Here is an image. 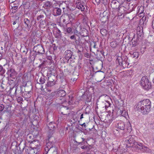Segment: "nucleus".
I'll list each match as a JSON object with an SVG mask.
<instances>
[{
  "label": "nucleus",
  "mask_w": 154,
  "mask_h": 154,
  "mask_svg": "<svg viewBox=\"0 0 154 154\" xmlns=\"http://www.w3.org/2000/svg\"><path fill=\"white\" fill-rule=\"evenodd\" d=\"M105 0H95V2L97 5H98L101 2L102 4H103L105 6L106 5V3Z\"/></svg>",
  "instance_id": "nucleus-21"
},
{
  "label": "nucleus",
  "mask_w": 154,
  "mask_h": 154,
  "mask_svg": "<svg viewBox=\"0 0 154 154\" xmlns=\"http://www.w3.org/2000/svg\"><path fill=\"white\" fill-rule=\"evenodd\" d=\"M120 113H121V115L122 116L125 117L126 116L127 113L125 111H120Z\"/></svg>",
  "instance_id": "nucleus-29"
},
{
  "label": "nucleus",
  "mask_w": 154,
  "mask_h": 154,
  "mask_svg": "<svg viewBox=\"0 0 154 154\" xmlns=\"http://www.w3.org/2000/svg\"><path fill=\"white\" fill-rule=\"evenodd\" d=\"M57 126L56 124L51 122L49 123L48 127L50 130H53L54 128H56Z\"/></svg>",
  "instance_id": "nucleus-13"
},
{
  "label": "nucleus",
  "mask_w": 154,
  "mask_h": 154,
  "mask_svg": "<svg viewBox=\"0 0 154 154\" xmlns=\"http://www.w3.org/2000/svg\"><path fill=\"white\" fill-rule=\"evenodd\" d=\"M135 139L136 137L135 136H129L125 138L123 141L125 143L127 147H134L137 148L139 147V144L136 142Z\"/></svg>",
  "instance_id": "nucleus-2"
},
{
  "label": "nucleus",
  "mask_w": 154,
  "mask_h": 154,
  "mask_svg": "<svg viewBox=\"0 0 154 154\" xmlns=\"http://www.w3.org/2000/svg\"><path fill=\"white\" fill-rule=\"evenodd\" d=\"M108 115L110 117H112L110 119H109L110 120H109V122H110V123L111 122H112V113L111 112V111H108Z\"/></svg>",
  "instance_id": "nucleus-30"
},
{
  "label": "nucleus",
  "mask_w": 154,
  "mask_h": 154,
  "mask_svg": "<svg viewBox=\"0 0 154 154\" xmlns=\"http://www.w3.org/2000/svg\"><path fill=\"white\" fill-rule=\"evenodd\" d=\"M85 57H87V58H89L90 57V55L88 54H85Z\"/></svg>",
  "instance_id": "nucleus-55"
},
{
  "label": "nucleus",
  "mask_w": 154,
  "mask_h": 154,
  "mask_svg": "<svg viewBox=\"0 0 154 154\" xmlns=\"http://www.w3.org/2000/svg\"><path fill=\"white\" fill-rule=\"evenodd\" d=\"M29 154H35L34 150L33 148L30 147L29 148Z\"/></svg>",
  "instance_id": "nucleus-34"
},
{
  "label": "nucleus",
  "mask_w": 154,
  "mask_h": 154,
  "mask_svg": "<svg viewBox=\"0 0 154 154\" xmlns=\"http://www.w3.org/2000/svg\"><path fill=\"white\" fill-rule=\"evenodd\" d=\"M105 84H106V83L105 82H103V84H102V83H101V85H102L101 86L103 87H104L105 86Z\"/></svg>",
  "instance_id": "nucleus-54"
},
{
  "label": "nucleus",
  "mask_w": 154,
  "mask_h": 154,
  "mask_svg": "<svg viewBox=\"0 0 154 154\" xmlns=\"http://www.w3.org/2000/svg\"><path fill=\"white\" fill-rule=\"evenodd\" d=\"M138 10L137 11V14L139 17H143L144 14L143 12L144 10V8L143 6H141L137 8Z\"/></svg>",
  "instance_id": "nucleus-8"
},
{
  "label": "nucleus",
  "mask_w": 154,
  "mask_h": 154,
  "mask_svg": "<svg viewBox=\"0 0 154 154\" xmlns=\"http://www.w3.org/2000/svg\"><path fill=\"white\" fill-rule=\"evenodd\" d=\"M140 84L145 89L148 90L151 87V83L146 76L143 77L140 82Z\"/></svg>",
  "instance_id": "nucleus-3"
},
{
  "label": "nucleus",
  "mask_w": 154,
  "mask_h": 154,
  "mask_svg": "<svg viewBox=\"0 0 154 154\" xmlns=\"http://www.w3.org/2000/svg\"><path fill=\"white\" fill-rule=\"evenodd\" d=\"M4 108V106L2 104H0V111H2Z\"/></svg>",
  "instance_id": "nucleus-42"
},
{
  "label": "nucleus",
  "mask_w": 154,
  "mask_h": 154,
  "mask_svg": "<svg viewBox=\"0 0 154 154\" xmlns=\"http://www.w3.org/2000/svg\"><path fill=\"white\" fill-rule=\"evenodd\" d=\"M113 43H114V42H111V43H110L111 45H112V44Z\"/></svg>",
  "instance_id": "nucleus-63"
},
{
  "label": "nucleus",
  "mask_w": 154,
  "mask_h": 154,
  "mask_svg": "<svg viewBox=\"0 0 154 154\" xmlns=\"http://www.w3.org/2000/svg\"><path fill=\"white\" fill-rule=\"evenodd\" d=\"M105 134V131H103L102 132V136Z\"/></svg>",
  "instance_id": "nucleus-59"
},
{
  "label": "nucleus",
  "mask_w": 154,
  "mask_h": 154,
  "mask_svg": "<svg viewBox=\"0 0 154 154\" xmlns=\"http://www.w3.org/2000/svg\"><path fill=\"white\" fill-rule=\"evenodd\" d=\"M27 60L26 57H24L23 58L22 60V63H20L19 64V66L21 67L20 69L23 68L24 65L25 64L26 61Z\"/></svg>",
  "instance_id": "nucleus-16"
},
{
  "label": "nucleus",
  "mask_w": 154,
  "mask_h": 154,
  "mask_svg": "<svg viewBox=\"0 0 154 154\" xmlns=\"http://www.w3.org/2000/svg\"><path fill=\"white\" fill-rule=\"evenodd\" d=\"M87 146L85 145H84L81 147V148L83 149H85L87 148Z\"/></svg>",
  "instance_id": "nucleus-49"
},
{
  "label": "nucleus",
  "mask_w": 154,
  "mask_h": 154,
  "mask_svg": "<svg viewBox=\"0 0 154 154\" xmlns=\"http://www.w3.org/2000/svg\"><path fill=\"white\" fill-rule=\"evenodd\" d=\"M64 109H65V110H67L68 109L66 108V109L65 108H61V110H63Z\"/></svg>",
  "instance_id": "nucleus-60"
},
{
  "label": "nucleus",
  "mask_w": 154,
  "mask_h": 154,
  "mask_svg": "<svg viewBox=\"0 0 154 154\" xmlns=\"http://www.w3.org/2000/svg\"><path fill=\"white\" fill-rule=\"evenodd\" d=\"M72 54H67L66 57L68 58H70L71 57V56Z\"/></svg>",
  "instance_id": "nucleus-46"
},
{
  "label": "nucleus",
  "mask_w": 154,
  "mask_h": 154,
  "mask_svg": "<svg viewBox=\"0 0 154 154\" xmlns=\"http://www.w3.org/2000/svg\"><path fill=\"white\" fill-rule=\"evenodd\" d=\"M33 137L32 135L31 134H28L26 136V140H27L28 142L31 143L33 140Z\"/></svg>",
  "instance_id": "nucleus-20"
},
{
  "label": "nucleus",
  "mask_w": 154,
  "mask_h": 154,
  "mask_svg": "<svg viewBox=\"0 0 154 154\" xmlns=\"http://www.w3.org/2000/svg\"><path fill=\"white\" fill-rule=\"evenodd\" d=\"M57 97H63L66 94L65 91L63 90H60L57 91Z\"/></svg>",
  "instance_id": "nucleus-10"
},
{
  "label": "nucleus",
  "mask_w": 154,
  "mask_h": 154,
  "mask_svg": "<svg viewBox=\"0 0 154 154\" xmlns=\"http://www.w3.org/2000/svg\"><path fill=\"white\" fill-rule=\"evenodd\" d=\"M93 43L94 44V45H93V47L94 48H97L96 47V42H94Z\"/></svg>",
  "instance_id": "nucleus-48"
},
{
  "label": "nucleus",
  "mask_w": 154,
  "mask_h": 154,
  "mask_svg": "<svg viewBox=\"0 0 154 154\" xmlns=\"http://www.w3.org/2000/svg\"><path fill=\"white\" fill-rule=\"evenodd\" d=\"M76 8L79 9L80 10L82 11H84L85 9V7L83 5L80 6H78V7Z\"/></svg>",
  "instance_id": "nucleus-33"
},
{
  "label": "nucleus",
  "mask_w": 154,
  "mask_h": 154,
  "mask_svg": "<svg viewBox=\"0 0 154 154\" xmlns=\"http://www.w3.org/2000/svg\"><path fill=\"white\" fill-rule=\"evenodd\" d=\"M77 78H72L71 79V80H72V82H74L75 81H76V80H77Z\"/></svg>",
  "instance_id": "nucleus-52"
},
{
  "label": "nucleus",
  "mask_w": 154,
  "mask_h": 154,
  "mask_svg": "<svg viewBox=\"0 0 154 154\" xmlns=\"http://www.w3.org/2000/svg\"><path fill=\"white\" fill-rule=\"evenodd\" d=\"M76 8L78 7V6H81L82 5H83L80 2H76Z\"/></svg>",
  "instance_id": "nucleus-44"
},
{
  "label": "nucleus",
  "mask_w": 154,
  "mask_h": 154,
  "mask_svg": "<svg viewBox=\"0 0 154 154\" xmlns=\"http://www.w3.org/2000/svg\"><path fill=\"white\" fill-rule=\"evenodd\" d=\"M61 113L63 115L66 116H69V113H68V114L66 113V112H61Z\"/></svg>",
  "instance_id": "nucleus-43"
},
{
  "label": "nucleus",
  "mask_w": 154,
  "mask_h": 154,
  "mask_svg": "<svg viewBox=\"0 0 154 154\" xmlns=\"http://www.w3.org/2000/svg\"><path fill=\"white\" fill-rule=\"evenodd\" d=\"M49 87H47L45 88V89L47 91L50 92L51 91V89H49Z\"/></svg>",
  "instance_id": "nucleus-47"
},
{
  "label": "nucleus",
  "mask_w": 154,
  "mask_h": 154,
  "mask_svg": "<svg viewBox=\"0 0 154 154\" xmlns=\"http://www.w3.org/2000/svg\"><path fill=\"white\" fill-rule=\"evenodd\" d=\"M125 125L124 122L120 121L117 124L118 128L121 130H124L125 129Z\"/></svg>",
  "instance_id": "nucleus-11"
},
{
  "label": "nucleus",
  "mask_w": 154,
  "mask_h": 154,
  "mask_svg": "<svg viewBox=\"0 0 154 154\" xmlns=\"http://www.w3.org/2000/svg\"><path fill=\"white\" fill-rule=\"evenodd\" d=\"M51 5V3L49 1L46 2L45 4V6L47 8L50 7Z\"/></svg>",
  "instance_id": "nucleus-31"
},
{
  "label": "nucleus",
  "mask_w": 154,
  "mask_h": 154,
  "mask_svg": "<svg viewBox=\"0 0 154 154\" xmlns=\"http://www.w3.org/2000/svg\"><path fill=\"white\" fill-rule=\"evenodd\" d=\"M152 28L154 29V19L152 20Z\"/></svg>",
  "instance_id": "nucleus-53"
},
{
  "label": "nucleus",
  "mask_w": 154,
  "mask_h": 154,
  "mask_svg": "<svg viewBox=\"0 0 154 154\" xmlns=\"http://www.w3.org/2000/svg\"><path fill=\"white\" fill-rule=\"evenodd\" d=\"M81 125V126H84L85 127H85H86V124H85V123H84L83 124H80V125Z\"/></svg>",
  "instance_id": "nucleus-56"
},
{
  "label": "nucleus",
  "mask_w": 154,
  "mask_h": 154,
  "mask_svg": "<svg viewBox=\"0 0 154 154\" xmlns=\"http://www.w3.org/2000/svg\"><path fill=\"white\" fill-rule=\"evenodd\" d=\"M17 89L15 88V92H14V95H15L16 96V91H17Z\"/></svg>",
  "instance_id": "nucleus-58"
},
{
  "label": "nucleus",
  "mask_w": 154,
  "mask_h": 154,
  "mask_svg": "<svg viewBox=\"0 0 154 154\" xmlns=\"http://www.w3.org/2000/svg\"><path fill=\"white\" fill-rule=\"evenodd\" d=\"M30 147L33 148L34 150L35 154H39V152L40 151V147H38L35 146L33 143L31 144Z\"/></svg>",
  "instance_id": "nucleus-12"
},
{
  "label": "nucleus",
  "mask_w": 154,
  "mask_h": 154,
  "mask_svg": "<svg viewBox=\"0 0 154 154\" xmlns=\"http://www.w3.org/2000/svg\"><path fill=\"white\" fill-rule=\"evenodd\" d=\"M70 38L71 39H74L75 41V42H76L77 40L76 39L75 36L74 35L71 36L70 37Z\"/></svg>",
  "instance_id": "nucleus-38"
},
{
  "label": "nucleus",
  "mask_w": 154,
  "mask_h": 154,
  "mask_svg": "<svg viewBox=\"0 0 154 154\" xmlns=\"http://www.w3.org/2000/svg\"><path fill=\"white\" fill-rule=\"evenodd\" d=\"M11 22L12 23L13 25H14L16 24V23H17V22L16 21H11Z\"/></svg>",
  "instance_id": "nucleus-51"
},
{
  "label": "nucleus",
  "mask_w": 154,
  "mask_h": 154,
  "mask_svg": "<svg viewBox=\"0 0 154 154\" xmlns=\"http://www.w3.org/2000/svg\"><path fill=\"white\" fill-rule=\"evenodd\" d=\"M82 141H84L85 140V139L84 138H82Z\"/></svg>",
  "instance_id": "nucleus-62"
},
{
  "label": "nucleus",
  "mask_w": 154,
  "mask_h": 154,
  "mask_svg": "<svg viewBox=\"0 0 154 154\" xmlns=\"http://www.w3.org/2000/svg\"><path fill=\"white\" fill-rule=\"evenodd\" d=\"M55 84V82L54 81V80L51 81H50L48 82L47 84L46 85V86L47 87H51Z\"/></svg>",
  "instance_id": "nucleus-15"
},
{
  "label": "nucleus",
  "mask_w": 154,
  "mask_h": 154,
  "mask_svg": "<svg viewBox=\"0 0 154 154\" xmlns=\"http://www.w3.org/2000/svg\"><path fill=\"white\" fill-rule=\"evenodd\" d=\"M5 70L4 69L2 66L0 65V74H3L5 72Z\"/></svg>",
  "instance_id": "nucleus-25"
},
{
  "label": "nucleus",
  "mask_w": 154,
  "mask_h": 154,
  "mask_svg": "<svg viewBox=\"0 0 154 154\" xmlns=\"http://www.w3.org/2000/svg\"><path fill=\"white\" fill-rule=\"evenodd\" d=\"M138 146L139 147L137 148L144 152H148L149 150L148 148L145 146H143L141 143H139Z\"/></svg>",
  "instance_id": "nucleus-9"
},
{
  "label": "nucleus",
  "mask_w": 154,
  "mask_h": 154,
  "mask_svg": "<svg viewBox=\"0 0 154 154\" xmlns=\"http://www.w3.org/2000/svg\"><path fill=\"white\" fill-rule=\"evenodd\" d=\"M33 50L36 53L38 54H44L45 52L43 46L40 45H37L34 47Z\"/></svg>",
  "instance_id": "nucleus-5"
},
{
  "label": "nucleus",
  "mask_w": 154,
  "mask_h": 154,
  "mask_svg": "<svg viewBox=\"0 0 154 154\" xmlns=\"http://www.w3.org/2000/svg\"><path fill=\"white\" fill-rule=\"evenodd\" d=\"M57 91L52 92L51 94V96L52 97H54V96L57 97Z\"/></svg>",
  "instance_id": "nucleus-37"
},
{
  "label": "nucleus",
  "mask_w": 154,
  "mask_h": 154,
  "mask_svg": "<svg viewBox=\"0 0 154 154\" xmlns=\"http://www.w3.org/2000/svg\"><path fill=\"white\" fill-rule=\"evenodd\" d=\"M76 8L79 9L80 10L82 11H84L85 9V7L83 5L80 6H78V7Z\"/></svg>",
  "instance_id": "nucleus-32"
},
{
  "label": "nucleus",
  "mask_w": 154,
  "mask_h": 154,
  "mask_svg": "<svg viewBox=\"0 0 154 154\" xmlns=\"http://www.w3.org/2000/svg\"><path fill=\"white\" fill-rule=\"evenodd\" d=\"M151 102L149 99L143 100L138 103L136 108L137 110L143 114L148 113L151 110Z\"/></svg>",
  "instance_id": "nucleus-1"
},
{
  "label": "nucleus",
  "mask_w": 154,
  "mask_h": 154,
  "mask_svg": "<svg viewBox=\"0 0 154 154\" xmlns=\"http://www.w3.org/2000/svg\"><path fill=\"white\" fill-rule=\"evenodd\" d=\"M139 56V53L138 52H134L133 53L132 55V57L133 58H134L136 59Z\"/></svg>",
  "instance_id": "nucleus-24"
},
{
  "label": "nucleus",
  "mask_w": 154,
  "mask_h": 154,
  "mask_svg": "<svg viewBox=\"0 0 154 154\" xmlns=\"http://www.w3.org/2000/svg\"><path fill=\"white\" fill-rule=\"evenodd\" d=\"M51 137H48V140L49 142H48L46 144V147H45V154H47L50 149L51 150L52 149H53L54 150V147H53V143L52 142L50 141V139Z\"/></svg>",
  "instance_id": "nucleus-4"
},
{
  "label": "nucleus",
  "mask_w": 154,
  "mask_h": 154,
  "mask_svg": "<svg viewBox=\"0 0 154 154\" xmlns=\"http://www.w3.org/2000/svg\"><path fill=\"white\" fill-rule=\"evenodd\" d=\"M116 1H112V2H111V5H112L113 4H116Z\"/></svg>",
  "instance_id": "nucleus-50"
},
{
  "label": "nucleus",
  "mask_w": 154,
  "mask_h": 154,
  "mask_svg": "<svg viewBox=\"0 0 154 154\" xmlns=\"http://www.w3.org/2000/svg\"><path fill=\"white\" fill-rule=\"evenodd\" d=\"M39 83H38L39 84H44L45 82V77L44 76L41 77L39 79Z\"/></svg>",
  "instance_id": "nucleus-23"
},
{
  "label": "nucleus",
  "mask_w": 154,
  "mask_h": 154,
  "mask_svg": "<svg viewBox=\"0 0 154 154\" xmlns=\"http://www.w3.org/2000/svg\"><path fill=\"white\" fill-rule=\"evenodd\" d=\"M106 107L108 106L109 107L111 105V103L108 101H106Z\"/></svg>",
  "instance_id": "nucleus-45"
},
{
  "label": "nucleus",
  "mask_w": 154,
  "mask_h": 154,
  "mask_svg": "<svg viewBox=\"0 0 154 154\" xmlns=\"http://www.w3.org/2000/svg\"><path fill=\"white\" fill-rule=\"evenodd\" d=\"M54 34L55 37L56 38H60L62 37V33L61 32L60 30L57 27L55 28Z\"/></svg>",
  "instance_id": "nucleus-7"
},
{
  "label": "nucleus",
  "mask_w": 154,
  "mask_h": 154,
  "mask_svg": "<svg viewBox=\"0 0 154 154\" xmlns=\"http://www.w3.org/2000/svg\"><path fill=\"white\" fill-rule=\"evenodd\" d=\"M72 29L71 28L68 27L66 29V32L68 33H70L72 32Z\"/></svg>",
  "instance_id": "nucleus-35"
},
{
  "label": "nucleus",
  "mask_w": 154,
  "mask_h": 154,
  "mask_svg": "<svg viewBox=\"0 0 154 154\" xmlns=\"http://www.w3.org/2000/svg\"><path fill=\"white\" fill-rule=\"evenodd\" d=\"M32 143H33L34 145L35 146L38 147H40V146L39 145V143L38 141H35V140H34L33 141H32L30 143V146H31V144Z\"/></svg>",
  "instance_id": "nucleus-19"
},
{
  "label": "nucleus",
  "mask_w": 154,
  "mask_h": 154,
  "mask_svg": "<svg viewBox=\"0 0 154 154\" xmlns=\"http://www.w3.org/2000/svg\"><path fill=\"white\" fill-rule=\"evenodd\" d=\"M66 15L65 14L64 16V19L63 20V23H64L65 24H66L68 23L69 21L68 18H66Z\"/></svg>",
  "instance_id": "nucleus-26"
},
{
  "label": "nucleus",
  "mask_w": 154,
  "mask_h": 154,
  "mask_svg": "<svg viewBox=\"0 0 154 154\" xmlns=\"http://www.w3.org/2000/svg\"><path fill=\"white\" fill-rule=\"evenodd\" d=\"M31 92L30 91L29 92L25 91L23 95V97L25 98H28L31 96V94H30Z\"/></svg>",
  "instance_id": "nucleus-17"
},
{
  "label": "nucleus",
  "mask_w": 154,
  "mask_h": 154,
  "mask_svg": "<svg viewBox=\"0 0 154 154\" xmlns=\"http://www.w3.org/2000/svg\"><path fill=\"white\" fill-rule=\"evenodd\" d=\"M15 72V71L14 69H10L9 71H8V72L10 73H11L10 74V75L11 76L12 74L11 73H13V72Z\"/></svg>",
  "instance_id": "nucleus-41"
},
{
  "label": "nucleus",
  "mask_w": 154,
  "mask_h": 154,
  "mask_svg": "<svg viewBox=\"0 0 154 154\" xmlns=\"http://www.w3.org/2000/svg\"><path fill=\"white\" fill-rule=\"evenodd\" d=\"M66 18H68L69 20L71 22L75 18V15L73 14H68L66 13Z\"/></svg>",
  "instance_id": "nucleus-14"
},
{
  "label": "nucleus",
  "mask_w": 154,
  "mask_h": 154,
  "mask_svg": "<svg viewBox=\"0 0 154 154\" xmlns=\"http://www.w3.org/2000/svg\"><path fill=\"white\" fill-rule=\"evenodd\" d=\"M119 63L120 65H122L123 67H128L129 63L127 61V59L125 58V59L122 60V59L121 57H119L118 58Z\"/></svg>",
  "instance_id": "nucleus-6"
},
{
  "label": "nucleus",
  "mask_w": 154,
  "mask_h": 154,
  "mask_svg": "<svg viewBox=\"0 0 154 154\" xmlns=\"http://www.w3.org/2000/svg\"><path fill=\"white\" fill-rule=\"evenodd\" d=\"M44 17V16L43 15H41L39 16H38L37 17V19L38 20H39L40 19Z\"/></svg>",
  "instance_id": "nucleus-40"
},
{
  "label": "nucleus",
  "mask_w": 154,
  "mask_h": 154,
  "mask_svg": "<svg viewBox=\"0 0 154 154\" xmlns=\"http://www.w3.org/2000/svg\"><path fill=\"white\" fill-rule=\"evenodd\" d=\"M83 114H82L81 115L80 118V119L81 120L83 118Z\"/></svg>",
  "instance_id": "nucleus-57"
},
{
  "label": "nucleus",
  "mask_w": 154,
  "mask_h": 154,
  "mask_svg": "<svg viewBox=\"0 0 154 154\" xmlns=\"http://www.w3.org/2000/svg\"><path fill=\"white\" fill-rule=\"evenodd\" d=\"M13 89V88L12 89H11L10 90V93L11 94L12 91Z\"/></svg>",
  "instance_id": "nucleus-61"
},
{
  "label": "nucleus",
  "mask_w": 154,
  "mask_h": 154,
  "mask_svg": "<svg viewBox=\"0 0 154 154\" xmlns=\"http://www.w3.org/2000/svg\"><path fill=\"white\" fill-rule=\"evenodd\" d=\"M65 53L66 55L67 54H72V53L70 50H67L65 51Z\"/></svg>",
  "instance_id": "nucleus-39"
},
{
  "label": "nucleus",
  "mask_w": 154,
  "mask_h": 154,
  "mask_svg": "<svg viewBox=\"0 0 154 154\" xmlns=\"http://www.w3.org/2000/svg\"><path fill=\"white\" fill-rule=\"evenodd\" d=\"M133 45L134 46H135L136 45V44H133Z\"/></svg>",
  "instance_id": "nucleus-64"
},
{
  "label": "nucleus",
  "mask_w": 154,
  "mask_h": 154,
  "mask_svg": "<svg viewBox=\"0 0 154 154\" xmlns=\"http://www.w3.org/2000/svg\"><path fill=\"white\" fill-rule=\"evenodd\" d=\"M17 100L18 103H20L23 100V98L22 97H18L17 99Z\"/></svg>",
  "instance_id": "nucleus-36"
},
{
  "label": "nucleus",
  "mask_w": 154,
  "mask_h": 154,
  "mask_svg": "<svg viewBox=\"0 0 154 154\" xmlns=\"http://www.w3.org/2000/svg\"><path fill=\"white\" fill-rule=\"evenodd\" d=\"M58 100L60 104H62L66 101V99L63 97H60Z\"/></svg>",
  "instance_id": "nucleus-28"
},
{
  "label": "nucleus",
  "mask_w": 154,
  "mask_h": 154,
  "mask_svg": "<svg viewBox=\"0 0 154 154\" xmlns=\"http://www.w3.org/2000/svg\"><path fill=\"white\" fill-rule=\"evenodd\" d=\"M54 11L56 12V13L57 15H60L61 14V10L59 8H56Z\"/></svg>",
  "instance_id": "nucleus-22"
},
{
  "label": "nucleus",
  "mask_w": 154,
  "mask_h": 154,
  "mask_svg": "<svg viewBox=\"0 0 154 154\" xmlns=\"http://www.w3.org/2000/svg\"><path fill=\"white\" fill-rule=\"evenodd\" d=\"M100 33L103 36H106V29H101Z\"/></svg>",
  "instance_id": "nucleus-27"
},
{
  "label": "nucleus",
  "mask_w": 154,
  "mask_h": 154,
  "mask_svg": "<svg viewBox=\"0 0 154 154\" xmlns=\"http://www.w3.org/2000/svg\"><path fill=\"white\" fill-rule=\"evenodd\" d=\"M24 22L26 25L27 26V27L29 29L31 27V26L29 25L30 23V21L27 18H25L24 20Z\"/></svg>",
  "instance_id": "nucleus-18"
}]
</instances>
